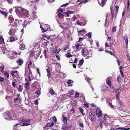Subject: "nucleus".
Returning a JSON list of instances; mask_svg holds the SVG:
<instances>
[{"mask_svg": "<svg viewBox=\"0 0 130 130\" xmlns=\"http://www.w3.org/2000/svg\"><path fill=\"white\" fill-rule=\"evenodd\" d=\"M125 129H124V128L121 127H119L118 128H116L115 130H125Z\"/></svg>", "mask_w": 130, "mask_h": 130, "instance_id": "c9c22d12", "label": "nucleus"}, {"mask_svg": "<svg viewBox=\"0 0 130 130\" xmlns=\"http://www.w3.org/2000/svg\"><path fill=\"white\" fill-rule=\"evenodd\" d=\"M54 124L53 122H52L50 124V123H48L45 125V127H46L48 126L49 127H52L54 126Z\"/></svg>", "mask_w": 130, "mask_h": 130, "instance_id": "412c9836", "label": "nucleus"}, {"mask_svg": "<svg viewBox=\"0 0 130 130\" xmlns=\"http://www.w3.org/2000/svg\"><path fill=\"white\" fill-rule=\"evenodd\" d=\"M13 116L12 112L9 111L6 112L3 114L4 117L7 120L12 119Z\"/></svg>", "mask_w": 130, "mask_h": 130, "instance_id": "7ed1b4c3", "label": "nucleus"}, {"mask_svg": "<svg viewBox=\"0 0 130 130\" xmlns=\"http://www.w3.org/2000/svg\"><path fill=\"white\" fill-rule=\"evenodd\" d=\"M2 72L3 74L5 76H6V77L7 79H9V74L7 72H6V71H2Z\"/></svg>", "mask_w": 130, "mask_h": 130, "instance_id": "f3484780", "label": "nucleus"}, {"mask_svg": "<svg viewBox=\"0 0 130 130\" xmlns=\"http://www.w3.org/2000/svg\"><path fill=\"white\" fill-rule=\"evenodd\" d=\"M17 28V26L16 25H13L9 32V34L10 35H14L15 31Z\"/></svg>", "mask_w": 130, "mask_h": 130, "instance_id": "39448f33", "label": "nucleus"}, {"mask_svg": "<svg viewBox=\"0 0 130 130\" xmlns=\"http://www.w3.org/2000/svg\"><path fill=\"white\" fill-rule=\"evenodd\" d=\"M62 116L63 118V122L65 124H67V121L68 120L67 118L66 117V116L63 113L62 114Z\"/></svg>", "mask_w": 130, "mask_h": 130, "instance_id": "4468645a", "label": "nucleus"}, {"mask_svg": "<svg viewBox=\"0 0 130 130\" xmlns=\"http://www.w3.org/2000/svg\"><path fill=\"white\" fill-rule=\"evenodd\" d=\"M70 111L72 112L73 113H74L75 112V111L74 108H72L71 110H70Z\"/></svg>", "mask_w": 130, "mask_h": 130, "instance_id": "774afa93", "label": "nucleus"}, {"mask_svg": "<svg viewBox=\"0 0 130 130\" xmlns=\"http://www.w3.org/2000/svg\"><path fill=\"white\" fill-rule=\"evenodd\" d=\"M9 22L11 23L13 22L14 21V18L12 16H10L9 17Z\"/></svg>", "mask_w": 130, "mask_h": 130, "instance_id": "a211bd4d", "label": "nucleus"}, {"mask_svg": "<svg viewBox=\"0 0 130 130\" xmlns=\"http://www.w3.org/2000/svg\"><path fill=\"white\" fill-rule=\"evenodd\" d=\"M1 12L3 14L5 15V16H7V14L6 12L4 11H2Z\"/></svg>", "mask_w": 130, "mask_h": 130, "instance_id": "680f3d73", "label": "nucleus"}, {"mask_svg": "<svg viewBox=\"0 0 130 130\" xmlns=\"http://www.w3.org/2000/svg\"><path fill=\"white\" fill-rule=\"evenodd\" d=\"M72 81L71 80H68L67 82V84H68V86H72V84H71Z\"/></svg>", "mask_w": 130, "mask_h": 130, "instance_id": "7c9ffc66", "label": "nucleus"}, {"mask_svg": "<svg viewBox=\"0 0 130 130\" xmlns=\"http://www.w3.org/2000/svg\"><path fill=\"white\" fill-rule=\"evenodd\" d=\"M84 62V60L83 59H82L80 61L79 64V65L80 66L82 65Z\"/></svg>", "mask_w": 130, "mask_h": 130, "instance_id": "58836bf2", "label": "nucleus"}, {"mask_svg": "<svg viewBox=\"0 0 130 130\" xmlns=\"http://www.w3.org/2000/svg\"><path fill=\"white\" fill-rule=\"evenodd\" d=\"M78 109L80 111V112L81 113L82 115L84 114L83 113V112L84 111L83 109L82 108L79 107L78 108Z\"/></svg>", "mask_w": 130, "mask_h": 130, "instance_id": "4c0bfd02", "label": "nucleus"}, {"mask_svg": "<svg viewBox=\"0 0 130 130\" xmlns=\"http://www.w3.org/2000/svg\"><path fill=\"white\" fill-rule=\"evenodd\" d=\"M49 92L50 94L52 95H53L55 92L54 91L53 89H52L50 88L49 90Z\"/></svg>", "mask_w": 130, "mask_h": 130, "instance_id": "6ab92c4d", "label": "nucleus"}, {"mask_svg": "<svg viewBox=\"0 0 130 130\" xmlns=\"http://www.w3.org/2000/svg\"><path fill=\"white\" fill-rule=\"evenodd\" d=\"M92 50H90L88 51L87 48L86 47L83 48L81 51L82 54L83 56L85 57L88 55L87 57H91L92 54Z\"/></svg>", "mask_w": 130, "mask_h": 130, "instance_id": "f257e3e1", "label": "nucleus"}, {"mask_svg": "<svg viewBox=\"0 0 130 130\" xmlns=\"http://www.w3.org/2000/svg\"><path fill=\"white\" fill-rule=\"evenodd\" d=\"M79 125L80 127L81 128H83L84 125L82 123H79Z\"/></svg>", "mask_w": 130, "mask_h": 130, "instance_id": "6e6d98bb", "label": "nucleus"}, {"mask_svg": "<svg viewBox=\"0 0 130 130\" xmlns=\"http://www.w3.org/2000/svg\"><path fill=\"white\" fill-rule=\"evenodd\" d=\"M0 71L2 72V71H4L3 70L4 68V66L3 65H2L0 67Z\"/></svg>", "mask_w": 130, "mask_h": 130, "instance_id": "ea45409f", "label": "nucleus"}, {"mask_svg": "<svg viewBox=\"0 0 130 130\" xmlns=\"http://www.w3.org/2000/svg\"><path fill=\"white\" fill-rule=\"evenodd\" d=\"M31 120L30 119H28L27 120L25 119H23L22 120H20L19 121V122H20V121L21 123H23V122H30Z\"/></svg>", "mask_w": 130, "mask_h": 130, "instance_id": "dca6fc26", "label": "nucleus"}, {"mask_svg": "<svg viewBox=\"0 0 130 130\" xmlns=\"http://www.w3.org/2000/svg\"><path fill=\"white\" fill-rule=\"evenodd\" d=\"M36 11H33L32 12V15L33 17V19H34L36 18L37 17V16L36 15Z\"/></svg>", "mask_w": 130, "mask_h": 130, "instance_id": "aec40b11", "label": "nucleus"}, {"mask_svg": "<svg viewBox=\"0 0 130 130\" xmlns=\"http://www.w3.org/2000/svg\"><path fill=\"white\" fill-rule=\"evenodd\" d=\"M30 66L28 65L27 66V67L25 71V75L27 73H28L29 75L31 74L32 75V72L31 70L30 67Z\"/></svg>", "mask_w": 130, "mask_h": 130, "instance_id": "9b49d317", "label": "nucleus"}, {"mask_svg": "<svg viewBox=\"0 0 130 130\" xmlns=\"http://www.w3.org/2000/svg\"><path fill=\"white\" fill-rule=\"evenodd\" d=\"M16 62L19 65L21 66L23 63V60L21 58H18Z\"/></svg>", "mask_w": 130, "mask_h": 130, "instance_id": "ddd939ff", "label": "nucleus"}, {"mask_svg": "<svg viewBox=\"0 0 130 130\" xmlns=\"http://www.w3.org/2000/svg\"><path fill=\"white\" fill-rule=\"evenodd\" d=\"M48 29H47L46 28H44L43 29H42V30L43 32H45L46 31H48Z\"/></svg>", "mask_w": 130, "mask_h": 130, "instance_id": "5fc2aeb1", "label": "nucleus"}, {"mask_svg": "<svg viewBox=\"0 0 130 130\" xmlns=\"http://www.w3.org/2000/svg\"><path fill=\"white\" fill-rule=\"evenodd\" d=\"M30 75V74L28 76V80L27 82L30 83L31 82V78Z\"/></svg>", "mask_w": 130, "mask_h": 130, "instance_id": "8fccbe9b", "label": "nucleus"}, {"mask_svg": "<svg viewBox=\"0 0 130 130\" xmlns=\"http://www.w3.org/2000/svg\"><path fill=\"white\" fill-rule=\"evenodd\" d=\"M124 39L126 43V46H127L128 43V38L126 36H124Z\"/></svg>", "mask_w": 130, "mask_h": 130, "instance_id": "4be33fe9", "label": "nucleus"}, {"mask_svg": "<svg viewBox=\"0 0 130 130\" xmlns=\"http://www.w3.org/2000/svg\"><path fill=\"white\" fill-rule=\"evenodd\" d=\"M29 83L27 82L25 84V85L26 89L27 90H29V88L30 87V86L29 85Z\"/></svg>", "mask_w": 130, "mask_h": 130, "instance_id": "5701e85b", "label": "nucleus"}, {"mask_svg": "<svg viewBox=\"0 0 130 130\" xmlns=\"http://www.w3.org/2000/svg\"><path fill=\"white\" fill-rule=\"evenodd\" d=\"M75 98H78L79 96V94L77 92H75Z\"/></svg>", "mask_w": 130, "mask_h": 130, "instance_id": "a19ab883", "label": "nucleus"}, {"mask_svg": "<svg viewBox=\"0 0 130 130\" xmlns=\"http://www.w3.org/2000/svg\"><path fill=\"white\" fill-rule=\"evenodd\" d=\"M120 93V92H118L117 93L116 95V98L118 99L119 96V93Z\"/></svg>", "mask_w": 130, "mask_h": 130, "instance_id": "e2e57ef3", "label": "nucleus"}, {"mask_svg": "<svg viewBox=\"0 0 130 130\" xmlns=\"http://www.w3.org/2000/svg\"><path fill=\"white\" fill-rule=\"evenodd\" d=\"M80 46V45L79 44H77L75 46V47H76V49L78 51H79L80 50V49H79V48Z\"/></svg>", "mask_w": 130, "mask_h": 130, "instance_id": "72a5a7b5", "label": "nucleus"}, {"mask_svg": "<svg viewBox=\"0 0 130 130\" xmlns=\"http://www.w3.org/2000/svg\"><path fill=\"white\" fill-rule=\"evenodd\" d=\"M35 93L36 94L39 95L40 93V92L39 90H37L35 92Z\"/></svg>", "mask_w": 130, "mask_h": 130, "instance_id": "de8ad7c7", "label": "nucleus"}, {"mask_svg": "<svg viewBox=\"0 0 130 130\" xmlns=\"http://www.w3.org/2000/svg\"><path fill=\"white\" fill-rule=\"evenodd\" d=\"M57 11L59 12L58 13H61L63 11V10L61 8H59L58 9Z\"/></svg>", "mask_w": 130, "mask_h": 130, "instance_id": "79ce46f5", "label": "nucleus"}, {"mask_svg": "<svg viewBox=\"0 0 130 130\" xmlns=\"http://www.w3.org/2000/svg\"><path fill=\"white\" fill-rule=\"evenodd\" d=\"M71 104L74 106H76L77 104V102L76 101L74 100L71 102Z\"/></svg>", "mask_w": 130, "mask_h": 130, "instance_id": "a878e982", "label": "nucleus"}, {"mask_svg": "<svg viewBox=\"0 0 130 130\" xmlns=\"http://www.w3.org/2000/svg\"><path fill=\"white\" fill-rule=\"evenodd\" d=\"M10 53V55L9 57L10 59H14L17 57V53L16 52L11 51Z\"/></svg>", "mask_w": 130, "mask_h": 130, "instance_id": "423d86ee", "label": "nucleus"}, {"mask_svg": "<svg viewBox=\"0 0 130 130\" xmlns=\"http://www.w3.org/2000/svg\"><path fill=\"white\" fill-rule=\"evenodd\" d=\"M77 60V58H75V60L74 62V63H77L78 62Z\"/></svg>", "mask_w": 130, "mask_h": 130, "instance_id": "338daca9", "label": "nucleus"}, {"mask_svg": "<svg viewBox=\"0 0 130 130\" xmlns=\"http://www.w3.org/2000/svg\"><path fill=\"white\" fill-rule=\"evenodd\" d=\"M47 67L46 70L47 72V76L48 78H50L51 77L50 68L48 66H47Z\"/></svg>", "mask_w": 130, "mask_h": 130, "instance_id": "2eb2a0df", "label": "nucleus"}, {"mask_svg": "<svg viewBox=\"0 0 130 130\" xmlns=\"http://www.w3.org/2000/svg\"><path fill=\"white\" fill-rule=\"evenodd\" d=\"M115 8H116V10H115L116 12L117 13L118 12V10L119 8V6H115Z\"/></svg>", "mask_w": 130, "mask_h": 130, "instance_id": "603ef678", "label": "nucleus"}, {"mask_svg": "<svg viewBox=\"0 0 130 130\" xmlns=\"http://www.w3.org/2000/svg\"><path fill=\"white\" fill-rule=\"evenodd\" d=\"M61 129L63 130H66L67 129L66 126L64 125L62 127Z\"/></svg>", "mask_w": 130, "mask_h": 130, "instance_id": "052dcab7", "label": "nucleus"}, {"mask_svg": "<svg viewBox=\"0 0 130 130\" xmlns=\"http://www.w3.org/2000/svg\"><path fill=\"white\" fill-rule=\"evenodd\" d=\"M121 77L120 75H118L117 76V80L118 83H120L121 82Z\"/></svg>", "mask_w": 130, "mask_h": 130, "instance_id": "e433bc0d", "label": "nucleus"}, {"mask_svg": "<svg viewBox=\"0 0 130 130\" xmlns=\"http://www.w3.org/2000/svg\"><path fill=\"white\" fill-rule=\"evenodd\" d=\"M115 7L113 6H111L110 7V10L111 12H114Z\"/></svg>", "mask_w": 130, "mask_h": 130, "instance_id": "c03bdc74", "label": "nucleus"}, {"mask_svg": "<svg viewBox=\"0 0 130 130\" xmlns=\"http://www.w3.org/2000/svg\"><path fill=\"white\" fill-rule=\"evenodd\" d=\"M67 12L69 13V14H73L74 13V12L73 11H70L68 10L66 11Z\"/></svg>", "mask_w": 130, "mask_h": 130, "instance_id": "0e129e2a", "label": "nucleus"}, {"mask_svg": "<svg viewBox=\"0 0 130 130\" xmlns=\"http://www.w3.org/2000/svg\"><path fill=\"white\" fill-rule=\"evenodd\" d=\"M85 30L83 29L82 30H81L80 31H78L77 32L79 33H80L81 32H84L85 31Z\"/></svg>", "mask_w": 130, "mask_h": 130, "instance_id": "69168bd1", "label": "nucleus"}, {"mask_svg": "<svg viewBox=\"0 0 130 130\" xmlns=\"http://www.w3.org/2000/svg\"><path fill=\"white\" fill-rule=\"evenodd\" d=\"M18 72L17 70L11 71V75L13 77H15L18 76Z\"/></svg>", "mask_w": 130, "mask_h": 130, "instance_id": "f8f14e48", "label": "nucleus"}, {"mask_svg": "<svg viewBox=\"0 0 130 130\" xmlns=\"http://www.w3.org/2000/svg\"><path fill=\"white\" fill-rule=\"evenodd\" d=\"M58 17L61 18H62L64 16V15L63 14H61L60 13H58Z\"/></svg>", "mask_w": 130, "mask_h": 130, "instance_id": "473e14b6", "label": "nucleus"}, {"mask_svg": "<svg viewBox=\"0 0 130 130\" xmlns=\"http://www.w3.org/2000/svg\"><path fill=\"white\" fill-rule=\"evenodd\" d=\"M108 104L109 106H110L112 108H113L114 107V106H113L111 103V102H109L108 103Z\"/></svg>", "mask_w": 130, "mask_h": 130, "instance_id": "a18cd8bd", "label": "nucleus"}, {"mask_svg": "<svg viewBox=\"0 0 130 130\" xmlns=\"http://www.w3.org/2000/svg\"><path fill=\"white\" fill-rule=\"evenodd\" d=\"M66 57L68 58L72 56V55L69 53V52H67L66 54Z\"/></svg>", "mask_w": 130, "mask_h": 130, "instance_id": "bb28decb", "label": "nucleus"}, {"mask_svg": "<svg viewBox=\"0 0 130 130\" xmlns=\"http://www.w3.org/2000/svg\"><path fill=\"white\" fill-rule=\"evenodd\" d=\"M10 38V42H12L15 40V38L12 36H11Z\"/></svg>", "mask_w": 130, "mask_h": 130, "instance_id": "393cba45", "label": "nucleus"}, {"mask_svg": "<svg viewBox=\"0 0 130 130\" xmlns=\"http://www.w3.org/2000/svg\"><path fill=\"white\" fill-rule=\"evenodd\" d=\"M19 48L22 50H23L25 48V45L23 44H21L20 45Z\"/></svg>", "mask_w": 130, "mask_h": 130, "instance_id": "c756f323", "label": "nucleus"}, {"mask_svg": "<svg viewBox=\"0 0 130 130\" xmlns=\"http://www.w3.org/2000/svg\"><path fill=\"white\" fill-rule=\"evenodd\" d=\"M111 79L112 77H108L106 79V83L110 87L112 85V83L111 82Z\"/></svg>", "mask_w": 130, "mask_h": 130, "instance_id": "1a4fd4ad", "label": "nucleus"}, {"mask_svg": "<svg viewBox=\"0 0 130 130\" xmlns=\"http://www.w3.org/2000/svg\"><path fill=\"white\" fill-rule=\"evenodd\" d=\"M103 121H100V127L102 128L103 127Z\"/></svg>", "mask_w": 130, "mask_h": 130, "instance_id": "864d4df0", "label": "nucleus"}, {"mask_svg": "<svg viewBox=\"0 0 130 130\" xmlns=\"http://www.w3.org/2000/svg\"><path fill=\"white\" fill-rule=\"evenodd\" d=\"M19 87L18 89V91L19 92H21L22 91L23 89V88L21 86V85H19Z\"/></svg>", "mask_w": 130, "mask_h": 130, "instance_id": "c85d7f7f", "label": "nucleus"}, {"mask_svg": "<svg viewBox=\"0 0 130 130\" xmlns=\"http://www.w3.org/2000/svg\"><path fill=\"white\" fill-rule=\"evenodd\" d=\"M34 104L36 105L38 104V100H36L34 101Z\"/></svg>", "mask_w": 130, "mask_h": 130, "instance_id": "4d7b16f0", "label": "nucleus"}, {"mask_svg": "<svg viewBox=\"0 0 130 130\" xmlns=\"http://www.w3.org/2000/svg\"><path fill=\"white\" fill-rule=\"evenodd\" d=\"M36 52H37L36 51V52H31L30 54V55H29V56H30V57H32L34 56V55L35 54Z\"/></svg>", "mask_w": 130, "mask_h": 130, "instance_id": "cd10ccee", "label": "nucleus"}, {"mask_svg": "<svg viewBox=\"0 0 130 130\" xmlns=\"http://www.w3.org/2000/svg\"><path fill=\"white\" fill-rule=\"evenodd\" d=\"M107 0H98L99 4L102 7H103L105 5Z\"/></svg>", "mask_w": 130, "mask_h": 130, "instance_id": "9d476101", "label": "nucleus"}, {"mask_svg": "<svg viewBox=\"0 0 130 130\" xmlns=\"http://www.w3.org/2000/svg\"><path fill=\"white\" fill-rule=\"evenodd\" d=\"M22 123V125H21V126H27L30 125V124L28 123H26V122H23L21 123Z\"/></svg>", "mask_w": 130, "mask_h": 130, "instance_id": "b1692460", "label": "nucleus"}, {"mask_svg": "<svg viewBox=\"0 0 130 130\" xmlns=\"http://www.w3.org/2000/svg\"><path fill=\"white\" fill-rule=\"evenodd\" d=\"M52 119L55 123L57 122V119L56 117L55 116H54L52 118Z\"/></svg>", "mask_w": 130, "mask_h": 130, "instance_id": "37998d69", "label": "nucleus"}, {"mask_svg": "<svg viewBox=\"0 0 130 130\" xmlns=\"http://www.w3.org/2000/svg\"><path fill=\"white\" fill-rule=\"evenodd\" d=\"M116 26H114V27H113L112 29V32H116Z\"/></svg>", "mask_w": 130, "mask_h": 130, "instance_id": "49530a36", "label": "nucleus"}, {"mask_svg": "<svg viewBox=\"0 0 130 130\" xmlns=\"http://www.w3.org/2000/svg\"><path fill=\"white\" fill-rule=\"evenodd\" d=\"M9 4H12V0H6Z\"/></svg>", "mask_w": 130, "mask_h": 130, "instance_id": "3c124183", "label": "nucleus"}, {"mask_svg": "<svg viewBox=\"0 0 130 130\" xmlns=\"http://www.w3.org/2000/svg\"><path fill=\"white\" fill-rule=\"evenodd\" d=\"M69 25H70L69 23H63L61 24L60 25V27L63 29L67 30L69 29Z\"/></svg>", "mask_w": 130, "mask_h": 130, "instance_id": "6e6552de", "label": "nucleus"}, {"mask_svg": "<svg viewBox=\"0 0 130 130\" xmlns=\"http://www.w3.org/2000/svg\"><path fill=\"white\" fill-rule=\"evenodd\" d=\"M96 114L98 118H101L102 117L103 113L102 111L99 108L96 109L95 111Z\"/></svg>", "mask_w": 130, "mask_h": 130, "instance_id": "0eeeda50", "label": "nucleus"}, {"mask_svg": "<svg viewBox=\"0 0 130 130\" xmlns=\"http://www.w3.org/2000/svg\"><path fill=\"white\" fill-rule=\"evenodd\" d=\"M4 42L3 38L1 37H0V44H2Z\"/></svg>", "mask_w": 130, "mask_h": 130, "instance_id": "2f4dec72", "label": "nucleus"}, {"mask_svg": "<svg viewBox=\"0 0 130 130\" xmlns=\"http://www.w3.org/2000/svg\"><path fill=\"white\" fill-rule=\"evenodd\" d=\"M27 20H25V21L24 22V23L22 25V26H23V27H25L27 25Z\"/></svg>", "mask_w": 130, "mask_h": 130, "instance_id": "f704fd0d", "label": "nucleus"}, {"mask_svg": "<svg viewBox=\"0 0 130 130\" xmlns=\"http://www.w3.org/2000/svg\"><path fill=\"white\" fill-rule=\"evenodd\" d=\"M17 10L19 13L27 17H29V12L27 10L24 9L22 7H19L18 8Z\"/></svg>", "mask_w": 130, "mask_h": 130, "instance_id": "f03ea898", "label": "nucleus"}, {"mask_svg": "<svg viewBox=\"0 0 130 130\" xmlns=\"http://www.w3.org/2000/svg\"><path fill=\"white\" fill-rule=\"evenodd\" d=\"M89 118L92 121H94L96 119L95 113L92 111H90L89 113Z\"/></svg>", "mask_w": 130, "mask_h": 130, "instance_id": "20e7f679", "label": "nucleus"}, {"mask_svg": "<svg viewBox=\"0 0 130 130\" xmlns=\"http://www.w3.org/2000/svg\"><path fill=\"white\" fill-rule=\"evenodd\" d=\"M4 80V78L2 77L1 76H0V82H2Z\"/></svg>", "mask_w": 130, "mask_h": 130, "instance_id": "bf43d9fd", "label": "nucleus"}, {"mask_svg": "<svg viewBox=\"0 0 130 130\" xmlns=\"http://www.w3.org/2000/svg\"><path fill=\"white\" fill-rule=\"evenodd\" d=\"M70 47V45L69 44H68V45L66 47H64V51H66L67 49L69 48Z\"/></svg>", "mask_w": 130, "mask_h": 130, "instance_id": "09e8293b", "label": "nucleus"}, {"mask_svg": "<svg viewBox=\"0 0 130 130\" xmlns=\"http://www.w3.org/2000/svg\"><path fill=\"white\" fill-rule=\"evenodd\" d=\"M87 36H88L89 37V38H90L91 37V34L90 32L86 34Z\"/></svg>", "mask_w": 130, "mask_h": 130, "instance_id": "13d9d810", "label": "nucleus"}]
</instances>
